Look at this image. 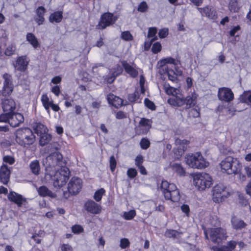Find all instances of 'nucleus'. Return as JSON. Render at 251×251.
<instances>
[{
	"instance_id": "4",
	"label": "nucleus",
	"mask_w": 251,
	"mask_h": 251,
	"mask_svg": "<svg viewBox=\"0 0 251 251\" xmlns=\"http://www.w3.org/2000/svg\"><path fill=\"white\" fill-rule=\"evenodd\" d=\"M35 140V136L29 128L19 129L16 132V141L21 146L32 145Z\"/></svg>"
},
{
	"instance_id": "55",
	"label": "nucleus",
	"mask_w": 251,
	"mask_h": 251,
	"mask_svg": "<svg viewBox=\"0 0 251 251\" xmlns=\"http://www.w3.org/2000/svg\"><path fill=\"white\" fill-rule=\"evenodd\" d=\"M161 50V45L159 43L156 42L153 44L151 48V50L153 53H157Z\"/></svg>"
},
{
	"instance_id": "58",
	"label": "nucleus",
	"mask_w": 251,
	"mask_h": 251,
	"mask_svg": "<svg viewBox=\"0 0 251 251\" xmlns=\"http://www.w3.org/2000/svg\"><path fill=\"white\" fill-rule=\"evenodd\" d=\"M3 160L4 162L7 163L10 165H12L15 162V159L14 157L9 155L4 156L3 158Z\"/></svg>"
},
{
	"instance_id": "38",
	"label": "nucleus",
	"mask_w": 251,
	"mask_h": 251,
	"mask_svg": "<svg viewBox=\"0 0 251 251\" xmlns=\"http://www.w3.org/2000/svg\"><path fill=\"white\" fill-rule=\"evenodd\" d=\"M2 78L4 79L3 86H13L11 75L5 73L3 75Z\"/></svg>"
},
{
	"instance_id": "42",
	"label": "nucleus",
	"mask_w": 251,
	"mask_h": 251,
	"mask_svg": "<svg viewBox=\"0 0 251 251\" xmlns=\"http://www.w3.org/2000/svg\"><path fill=\"white\" fill-rule=\"evenodd\" d=\"M105 191L103 188H100L98 190L96 191V192L94 194V199L97 202L101 201L102 195L104 194Z\"/></svg>"
},
{
	"instance_id": "2",
	"label": "nucleus",
	"mask_w": 251,
	"mask_h": 251,
	"mask_svg": "<svg viewBox=\"0 0 251 251\" xmlns=\"http://www.w3.org/2000/svg\"><path fill=\"white\" fill-rule=\"evenodd\" d=\"M221 168L228 175L238 174L242 168V164L238 160L231 156L226 157L220 163Z\"/></svg>"
},
{
	"instance_id": "60",
	"label": "nucleus",
	"mask_w": 251,
	"mask_h": 251,
	"mask_svg": "<svg viewBox=\"0 0 251 251\" xmlns=\"http://www.w3.org/2000/svg\"><path fill=\"white\" fill-rule=\"evenodd\" d=\"M61 251H74L72 247L69 244H63L60 247Z\"/></svg>"
},
{
	"instance_id": "48",
	"label": "nucleus",
	"mask_w": 251,
	"mask_h": 251,
	"mask_svg": "<svg viewBox=\"0 0 251 251\" xmlns=\"http://www.w3.org/2000/svg\"><path fill=\"white\" fill-rule=\"evenodd\" d=\"M126 174L128 178L133 179L137 176L138 173L135 169L130 168L127 170Z\"/></svg>"
},
{
	"instance_id": "50",
	"label": "nucleus",
	"mask_w": 251,
	"mask_h": 251,
	"mask_svg": "<svg viewBox=\"0 0 251 251\" xmlns=\"http://www.w3.org/2000/svg\"><path fill=\"white\" fill-rule=\"evenodd\" d=\"M57 144L56 143H50L46 147L45 150L48 152L56 151L57 150Z\"/></svg>"
},
{
	"instance_id": "53",
	"label": "nucleus",
	"mask_w": 251,
	"mask_h": 251,
	"mask_svg": "<svg viewBox=\"0 0 251 251\" xmlns=\"http://www.w3.org/2000/svg\"><path fill=\"white\" fill-rule=\"evenodd\" d=\"M163 88L167 95H173V87L169 83L165 82L163 85Z\"/></svg>"
},
{
	"instance_id": "34",
	"label": "nucleus",
	"mask_w": 251,
	"mask_h": 251,
	"mask_svg": "<svg viewBox=\"0 0 251 251\" xmlns=\"http://www.w3.org/2000/svg\"><path fill=\"white\" fill-rule=\"evenodd\" d=\"M174 68L175 70V71L174 70V75L181 76L182 75L183 69L179 60L177 59L176 60L174 59Z\"/></svg>"
},
{
	"instance_id": "36",
	"label": "nucleus",
	"mask_w": 251,
	"mask_h": 251,
	"mask_svg": "<svg viewBox=\"0 0 251 251\" xmlns=\"http://www.w3.org/2000/svg\"><path fill=\"white\" fill-rule=\"evenodd\" d=\"M39 136H40V145L42 146H45L51 140V136L46 132Z\"/></svg>"
},
{
	"instance_id": "63",
	"label": "nucleus",
	"mask_w": 251,
	"mask_h": 251,
	"mask_svg": "<svg viewBox=\"0 0 251 251\" xmlns=\"http://www.w3.org/2000/svg\"><path fill=\"white\" fill-rule=\"evenodd\" d=\"M181 210L187 216H189L190 208L189 206L187 204H182L181 206Z\"/></svg>"
},
{
	"instance_id": "33",
	"label": "nucleus",
	"mask_w": 251,
	"mask_h": 251,
	"mask_svg": "<svg viewBox=\"0 0 251 251\" xmlns=\"http://www.w3.org/2000/svg\"><path fill=\"white\" fill-rule=\"evenodd\" d=\"M231 222L233 227L236 229H242L246 226V224L243 220L234 217L231 218Z\"/></svg>"
},
{
	"instance_id": "10",
	"label": "nucleus",
	"mask_w": 251,
	"mask_h": 251,
	"mask_svg": "<svg viewBox=\"0 0 251 251\" xmlns=\"http://www.w3.org/2000/svg\"><path fill=\"white\" fill-rule=\"evenodd\" d=\"M189 144L188 140L176 139L175 147H174V159H179L184 154Z\"/></svg>"
},
{
	"instance_id": "9",
	"label": "nucleus",
	"mask_w": 251,
	"mask_h": 251,
	"mask_svg": "<svg viewBox=\"0 0 251 251\" xmlns=\"http://www.w3.org/2000/svg\"><path fill=\"white\" fill-rule=\"evenodd\" d=\"M229 195L226 187L222 184H218L213 188L212 199L216 203L222 202Z\"/></svg>"
},
{
	"instance_id": "32",
	"label": "nucleus",
	"mask_w": 251,
	"mask_h": 251,
	"mask_svg": "<svg viewBox=\"0 0 251 251\" xmlns=\"http://www.w3.org/2000/svg\"><path fill=\"white\" fill-rule=\"evenodd\" d=\"M33 128L35 132L38 135H40L47 132V128L41 123H35L33 125Z\"/></svg>"
},
{
	"instance_id": "56",
	"label": "nucleus",
	"mask_w": 251,
	"mask_h": 251,
	"mask_svg": "<svg viewBox=\"0 0 251 251\" xmlns=\"http://www.w3.org/2000/svg\"><path fill=\"white\" fill-rule=\"evenodd\" d=\"M130 245L129 240L126 238H123L120 241V247L123 249H126Z\"/></svg>"
},
{
	"instance_id": "31",
	"label": "nucleus",
	"mask_w": 251,
	"mask_h": 251,
	"mask_svg": "<svg viewBox=\"0 0 251 251\" xmlns=\"http://www.w3.org/2000/svg\"><path fill=\"white\" fill-rule=\"evenodd\" d=\"M29 168L32 174L38 176L40 173V165L37 160L32 161L29 164Z\"/></svg>"
},
{
	"instance_id": "5",
	"label": "nucleus",
	"mask_w": 251,
	"mask_h": 251,
	"mask_svg": "<svg viewBox=\"0 0 251 251\" xmlns=\"http://www.w3.org/2000/svg\"><path fill=\"white\" fill-rule=\"evenodd\" d=\"M185 159L187 164L193 168L204 169L209 165V163L204 158L200 152L188 154L186 156Z\"/></svg>"
},
{
	"instance_id": "24",
	"label": "nucleus",
	"mask_w": 251,
	"mask_h": 251,
	"mask_svg": "<svg viewBox=\"0 0 251 251\" xmlns=\"http://www.w3.org/2000/svg\"><path fill=\"white\" fill-rule=\"evenodd\" d=\"M107 100L109 103L112 104L116 108H120L123 104V100L113 94H109L107 96Z\"/></svg>"
},
{
	"instance_id": "3",
	"label": "nucleus",
	"mask_w": 251,
	"mask_h": 251,
	"mask_svg": "<svg viewBox=\"0 0 251 251\" xmlns=\"http://www.w3.org/2000/svg\"><path fill=\"white\" fill-rule=\"evenodd\" d=\"M204 233L207 239H209L208 235L209 234V239L215 244L221 243L223 240H226L228 237L226 229L221 227L205 229Z\"/></svg>"
},
{
	"instance_id": "39",
	"label": "nucleus",
	"mask_w": 251,
	"mask_h": 251,
	"mask_svg": "<svg viewBox=\"0 0 251 251\" xmlns=\"http://www.w3.org/2000/svg\"><path fill=\"white\" fill-rule=\"evenodd\" d=\"M16 50V47L15 45L11 44L7 47L6 48L4 54L6 56H11L15 54Z\"/></svg>"
},
{
	"instance_id": "37",
	"label": "nucleus",
	"mask_w": 251,
	"mask_h": 251,
	"mask_svg": "<svg viewBox=\"0 0 251 251\" xmlns=\"http://www.w3.org/2000/svg\"><path fill=\"white\" fill-rule=\"evenodd\" d=\"M174 172L179 176H184L185 175V171L182 166L177 163L174 164Z\"/></svg>"
},
{
	"instance_id": "45",
	"label": "nucleus",
	"mask_w": 251,
	"mask_h": 251,
	"mask_svg": "<svg viewBox=\"0 0 251 251\" xmlns=\"http://www.w3.org/2000/svg\"><path fill=\"white\" fill-rule=\"evenodd\" d=\"M136 215V212L134 210H131L128 212H125L124 213V218L126 220H132Z\"/></svg>"
},
{
	"instance_id": "41",
	"label": "nucleus",
	"mask_w": 251,
	"mask_h": 251,
	"mask_svg": "<svg viewBox=\"0 0 251 251\" xmlns=\"http://www.w3.org/2000/svg\"><path fill=\"white\" fill-rule=\"evenodd\" d=\"M13 86H3L2 90V95L6 97L11 95L13 91Z\"/></svg>"
},
{
	"instance_id": "44",
	"label": "nucleus",
	"mask_w": 251,
	"mask_h": 251,
	"mask_svg": "<svg viewBox=\"0 0 251 251\" xmlns=\"http://www.w3.org/2000/svg\"><path fill=\"white\" fill-rule=\"evenodd\" d=\"M151 143L147 138H143L141 140L140 145L142 149L147 150L150 147Z\"/></svg>"
},
{
	"instance_id": "43",
	"label": "nucleus",
	"mask_w": 251,
	"mask_h": 251,
	"mask_svg": "<svg viewBox=\"0 0 251 251\" xmlns=\"http://www.w3.org/2000/svg\"><path fill=\"white\" fill-rule=\"evenodd\" d=\"M229 10L233 12H237L239 9L237 2L236 0H230L229 4Z\"/></svg>"
},
{
	"instance_id": "15",
	"label": "nucleus",
	"mask_w": 251,
	"mask_h": 251,
	"mask_svg": "<svg viewBox=\"0 0 251 251\" xmlns=\"http://www.w3.org/2000/svg\"><path fill=\"white\" fill-rule=\"evenodd\" d=\"M29 61V59L26 55L21 56L17 58L16 62L13 63V66L17 71L24 72L27 69Z\"/></svg>"
},
{
	"instance_id": "25",
	"label": "nucleus",
	"mask_w": 251,
	"mask_h": 251,
	"mask_svg": "<svg viewBox=\"0 0 251 251\" xmlns=\"http://www.w3.org/2000/svg\"><path fill=\"white\" fill-rule=\"evenodd\" d=\"M122 65L126 73L132 77H136L138 75V72L126 61H122Z\"/></svg>"
},
{
	"instance_id": "17",
	"label": "nucleus",
	"mask_w": 251,
	"mask_h": 251,
	"mask_svg": "<svg viewBox=\"0 0 251 251\" xmlns=\"http://www.w3.org/2000/svg\"><path fill=\"white\" fill-rule=\"evenodd\" d=\"M84 208L88 212L93 214H98L101 212V206L93 200H89L84 205Z\"/></svg>"
},
{
	"instance_id": "52",
	"label": "nucleus",
	"mask_w": 251,
	"mask_h": 251,
	"mask_svg": "<svg viewBox=\"0 0 251 251\" xmlns=\"http://www.w3.org/2000/svg\"><path fill=\"white\" fill-rule=\"evenodd\" d=\"M144 103L145 105L151 110H154L155 109L156 107L154 103L148 98L145 99Z\"/></svg>"
},
{
	"instance_id": "62",
	"label": "nucleus",
	"mask_w": 251,
	"mask_h": 251,
	"mask_svg": "<svg viewBox=\"0 0 251 251\" xmlns=\"http://www.w3.org/2000/svg\"><path fill=\"white\" fill-rule=\"evenodd\" d=\"M157 30L156 27H150L149 29L148 36L149 37H153L155 36Z\"/></svg>"
},
{
	"instance_id": "21",
	"label": "nucleus",
	"mask_w": 251,
	"mask_h": 251,
	"mask_svg": "<svg viewBox=\"0 0 251 251\" xmlns=\"http://www.w3.org/2000/svg\"><path fill=\"white\" fill-rule=\"evenodd\" d=\"M237 244L236 241L231 240L227 242L226 245H223L221 247L213 246L211 249L213 251H234Z\"/></svg>"
},
{
	"instance_id": "27",
	"label": "nucleus",
	"mask_w": 251,
	"mask_h": 251,
	"mask_svg": "<svg viewBox=\"0 0 251 251\" xmlns=\"http://www.w3.org/2000/svg\"><path fill=\"white\" fill-rule=\"evenodd\" d=\"M38 192L40 196L45 197H49L51 198H55L56 195L50 191L46 186H42L38 189Z\"/></svg>"
},
{
	"instance_id": "13",
	"label": "nucleus",
	"mask_w": 251,
	"mask_h": 251,
	"mask_svg": "<svg viewBox=\"0 0 251 251\" xmlns=\"http://www.w3.org/2000/svg\"><path fill=\"white\" fill-rule=\"evenodd\" d=\"M82 180L77 177L71 178L68 185V190L69 193L72 195H76L81 189Z\"/></svg>"
},
{
	"instance_id": "40",
	"label": "nucleus",
	"mask_w": 251,
	"mask_h": 251,
	"mask_svg": "<svg viewBox=\"0 0 251 251\" xmlns=\"http://www.w3.org/2000/svg\"><path fill=\"white\" fill-rule=\"evenodd\" d=\"M13 86H3L2 90V95L6 97L11 95L13 91Z\"/></svg>"
},
{
	"instance_id": "46",
	"label": "nucleus",
	"mask_w": 251,
	"mask_h": 251,
	"mask_svg": "<svg viewBox=\"0 0 251 251\" xmlns=\"http://www.w3.org/2000/svg\"><path fill=\"white\" fill-rule=\"evenodd\" d=\"M11 113L6 112L0 115V122L8 123L9 124Z\"/></svg>"
},
{
	"instance_id": "59",
	"label": "nucleus",
	"mask_w": 251,
	"mask_h": 251,
	"mask_svg": "<svg viewBox=\"0 0 251 251\" xmlns=\"http://www.w3.org/2000/svg\"><path fill=\"white\" fill-rule=\"evenodd\" d=\"M175 195L176 196L174 197V202L178 201L180 199L179 191L178 189H177L176 186H174V196Z\"/></svg>"
},
{
	"instance_id": "19",
	"label": "nucleus",
	"mask_w": 251,
	"mask_h": 251,
	"mask_svg": "<svg viewBox=\"0 0 251 251\" xmlns=\"http://www.w3.org/2000/svg\"><path fill=\"white\" fill-rule=\"evenodd\" d=\"M139 127L140 129L137 131L138 134H147L151 127V120L145 118H141L139 123Z\"/></svg>"
},
{
	"instance_id": "49",
	"label": "nucleus",
	"mask_w": 251,
	"mask_h": 251,
	"mask_svg": "<svg viewBox=\"0 0 251 251\" xmlns=\"http://www.w3.org/2000/svg\"><path fill=\"white\" fill-rule=\"evenodd\" d=\"M121 38L125 41H131L133 39V36L129 31H124L121 34Z\"/></svg>"
},
{
	"instance_id": "23",
	"label": "nucleus",
	"mask_w": 251,
	"mask_h": 251,
	"mask_svg": "<svg viewBox=\"0 0 251 251\" xmlns=\"http://www.w3.org/2000/svg\"><path fill=\"white\" fill-rule=\"evenodd\" d=\"M2 107L4 112L12 113L16 108L15 102L13 99H6L2 100Z\"/></svg>"
},
{
	"instance_id": "57",
	"label": "nucleus",
	"mask_w": 251,
	"mask_h": 251,
	"mask_svg": "<svg viewBox=\"0 0 251 251\" xmlns=\"http://www.w3.org/2000/svg\"><path fill=\"white\" fill-rule=\"evenodd\" d=\"M110 167L112 172H113L116 167V161L114 156H111L110 158Z\"/></svg>"
},
{
	"instance_id": "14",
	"label": "nucleus",
	"mask_w": 251,
	"mask_h": 251,
	"mask_svg": "<svg viewBox=\"0 0 251 251\" xmlns=\"http://www.w3.org/2000/svg\"><path fill=\"white\" fill-rule=\"evenodd\" d=\"M218 97L220 100L229 102L233 100L234 94L230 89L222 87L219 89Z\"/></svg>"
},
{
	"instance_id": "1",
	"label": "nucleus",
	"mask_w": 251,
	"mask_h": 251,
	"mask_svg": "<svg viewBox=\"0 0 251 251\" xmlns=\"http://www.w3.org/2000/svg\"><path fill=\"white\" fill-rule=\"evenodd\" d=\"M70 171L67 167H61L59 170L54 168L45 173V179L47 181L51 180L54 187L59 188L65 185L68 180Z\"/></svg>"
},
{
	"instance_id": "28",
	"label": "nucleus",
	"mask_w": 251,
	"mask_h": 251,
	"mask_svg": "<svg viewBox=\"0 0 251 251\" xmlns=\"http://www.w3.org/2000/svg\"><path fill=\"white\" fill-rule=\"evenodd\" d=\"M26 39L34 49H37L40 47V44L36 37L32 33H27L26 36Z\"/></svg>"
},
{
	"instance_id": "7",
	"label": "nucleus",
	"mask_w": 251,
	"mask_h": 251,
	"mask_svg": "<svg viewBox=\"0 0 251 251\" xmlns=\"http://www.w3.org/2000/svg\"><path fill=\"white\" fill-rule=\"evenodd\" d=\"M176 90V89L174 88V106H180L185 104V108H188L196 103L197 96L196 94H192L191 96H189L185 99H184L180 94L175 96V93L177 94Z\"/></svg>"
},
{
	"instance_id": "51",
	"label": "nucleus",
	"mask_w": 251,
	"mask_h": 251,
	"mask_svg": "<svg viewBox=\"0 0 251 251\" xmlns=\"http://www.w3.org/2000/svg\"><path fill=\"white\" fill-rule=\"evenodd\" d=\"M72 232L75 234H79L83 231V227L79 225H75L72 227Z\"/></svg>"
},
{
	"instance_id": "6",
	"label": "nucleus",
	"mask_w": 251,
	"mask_h": 251,
	"mask_svg": "<svg viewBox=\"0 0 251 251\" xmlns=\"http://www.w3.org/2000/svg\"><path fill=\"white\" fill-rule=\"evenodd\" d=\"M62 155L58 151L51 152L45 159L43 160V165L46 167V173L51 170H54L53 168L56 166L62 167Z\"/></svg>"
},
{
	"instance_id": "30",
	"label": "nucleus",
	"mask_w": 251,
	"mask_h": 251,
	"mask_svg": "<svg viewBox=\"0 0 251 251\" xmlns=\"http://www.w3.org/2000/svg\"><path fill=\"white\" fill-rule=\"evenodd\" d=\"M63 18V13L61 11H55L51 13L49 17V21L50 23H60Z\"/></svg>"
},
{
	"instance_id": "22",
	"label": "nucleus",
	"mask_w": 251,
	"mask_h": 251,
	"mask_svg": "<svg viewBox=\"0 0 251 251\" xmlns=\"http://www.w3.org/2000/svg\"><path fill=\"white\" fill-rule=\"evenodd\" d=\"M24 121L23 115L19 113H11V118L9 120V124L12 127H17Z\"/></svg>"
},
{
	"instance_id": "29",
	"label": "nucleus",
	"mask_w": 251,
	"mask_h": 251,
	"mask_svg": "<svg viewBox=\"0 0 251 251\" xmlns=\"http://www.w3.org/2000/svg\"><path fill=\"white\" fill-rule=\"evenodd\" d=\"M239 100L242 103H245L251 106V91H245L240 96Z\"/></svg>"
},
{
	"instance_id": "26",
	"label": "nucleus",
	"mask_w": 251,
	"mask_h": 251,
	"mask_svg": "<svg viewBox=\"0 0 251 251\" xmlns=\"http://www.w3.org/2000/svg\"><path fill=\"white\" fill-rule=\"evenodd\" d=\"M46 12V9L43 6H39L36 9L37 17L35 18V20L38 25L43 24L44 22V15Z\"/></svg>"
},
{
	"instance_id": "61",
	"label": "nucleus",
	"mask_w": 251,
	"mask_h": 251,
	"mask_svg": "<svg viewBox=\"0 0 251 251\" xmlns=\"http://www.w3.org/2000/svg\"><path fill=\"white\" fill-rule=\"evenodd\" d=\"M168 34V29L167 28H163L159 30L158 35L160 38L166 37Z\"/></svg>"
},
{
	"instance_id": "20",
	"label": "nucleus",
	"mask_w": 251,
	"mask_h": 251,
	"mask_svg": "<svg viewBox=\"0 0 251 251\" xmlns=\"http://www.w3.org/2000/svg\"><path fill=\"white\" fill-rule=\"evenodd\" d=\"M11 171L7 165L3 164L0 168V181L4 185H6L10 179Z\"/></svg>"
},
{
	"instance_id": "54",
	"label": "nucleus",
	"mask_w": 251,
	"mask_h": 251,
	"mask_svg": "<svg viewBox=\"0 0 251 251\" xmlns=\"http://www.w3.org/2000/svg\"><path fill=\"white\" fill-rule=\"evenodd\" d=\"M148 8V6L146 1H142L139 5L137 10L141 12H146Z\"/></svg>"
},
{
	"instance_id": "11",
	"label": "nucleus",
	"mask_w": 251,
	"mask_h": 251,
	"mask_svg": "<svg viewBox=\"0 0 251 251\" xmlns=\"http://www.w3.org/2000/svg\"><path fill=\"white\" fill-rule=\"evenodd\" d=\"M173 64V58L169 57L162 59L158 62V65L162 68L164 74L166 75L169 79L173 81V70L172 69Z\"/></svg>"
},
{
	"instance_id": "35",
	"label": "nucleus",
	"mask_w": 251,
	"mask_h": 251,
	"mask_svg": "<svg viewBox=\"0 0 251 251\" xmlns=\"http://www.w3.org/2000/svg\"><path fill=\"white\" fill-rule=\"evenodd\" d=\"M41 101L45 109L49 113L50 107L53 101L50 100L47 94H43L41 97Z\"/></svg>"
},
{
	"instance_id": "16",
	"label": "nucleus",
	"mask_w": 251,
	"mask_h": 251,
	"mask_svg": "<svg viewBox=\"0 0 251 251\" xmlns=\"http://www.w3.org/2000/svg\"><path fill=\"white\" fill-rule=\"evenodd\" d=\"M8 199L15 204L19 207L22 206L25 203H26V199L23 197L22 195L14 191L10 192L8 195Z\"/></svg>"
},
{
	"instance_id": "12",
	"label": "nucleus",
	"mask_w": 251,
	"mask_h": 251,
	"mask_svg": "<svg viewBox=\"0 0 251 251\" xmlns=\"http://www.w3.org/2000/svg\"><path fill=\"white\" fill-rule=\"evenodd\" d=\"M117 18L110 13H105L102 14L98 26L100 28L105 29L106 27L113 25L117 20Z\"/></svg>"
},
{
	"instance_id": "18",
	"label": "nucleus",
	"mask_w": 251,
	"mask_h": 251,
	"mask_svg": "<svg viewBox=\"0 0 251 251\" xmlns=\"http://www.w3.org/2000/svg\"><path fill=\"white\" fill-rule=\"evenodd\" d=\"M199 10L202 16H205L209 19L215 20L218 18L217 11L212 6H207L203 8H199Z\"/></svg>"
},
{
	"instance_id": "64",
	"label": "nucleus",
	"mask_w": 251,
	"mask_h": 251,
	"mask_svg": "<svg viewBox=\"0 0 251 251\" xmlns=\"http://www.w3.org/2000/svg\"><path fill=\"white\" fill-rule=\"evenodd\" d=\"M135 165L138 167L142 165V164L143 162V158L142 155H139L135 158Z\"/></svg>"
},
{
	"instance_id": "8",
	"label": "nucleus",
	"mask_w": 251,
	"mask_h": 251,
	"mask_svg": "<svg viewBox=\"0 0 251 251\" xmlns=\"http://www.w3.org/2000/svg\"><path fill=\"white\" fill-rule=\"evenodd\" d=\"M193 181L196 187L200 191L209 188L213 184L212 177L207 173L196 175L194 177Z\"/></svg>"
},
{
	"instance_id": "47",
	"label": "nucleus",
	"mask_w": 251,
	"mask_h": 251,
	"mask_svg": "<svg viewBox=\"0 0 251 251\" xmlns=\"http://www.w3.org/2000/svg\"><path fill=\"white\" fill-rule=\"evenodd\" d=\"M139 98V95L138 91H136L133 93L129 94L128 100L131 102H133L138 100Z\"/></svg>"
}]
</instances>
